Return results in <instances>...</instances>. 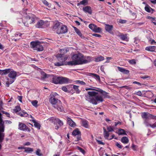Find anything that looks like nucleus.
<instances>
[{
    "label": "nucleus",
    "mask_w": 156,
    "mask_h": 156,
    "mask_svg": "<svg viewBox=\"0 0 156 156\" xmlns=\"http://www.w3.org/2000/svg\"><path fill=\"white\" fill-rule=\"evenodd\" d=\"M72 61L67 62L69 65H76L86 63L88 61L83 58V55L80 53L75 54L72 56Z\"/></svg>",
    "instance_id": "nucleus-1"
},
{
    "label": "nucleus",
    "mask_w": 156,
    "mask_h": 156,
    "mask_svg": "<svg viewBox=\"0 0 156 156\" xmlns=\"http://www.w3.org/2000/svg\"><path fill=\"white\" fill-rule=\"evenodd\" d=\"M49 102L58 111H62L63 108L62 105V103L60 100L56 98L55 96H51L49 99Z\"/></svg>",
    "instance_id": "nucleus-2"
},
{
    "label": "nucleus",
    "mask_w": 156,
    "mask_h": 156,
    "mask_svg": "<svg viewBox=\"0 0 156 156\" xmlns=\"http://www.w3.org/2000/svg\"><path fill=\"white\" fill-rule=\"evenodd\" d=\"M58 60L60 62H57L54 64L56 66H60L64 65V62L67 59V57L62 54H58L56 56Z\"/></svg>",
    "instance_id": "nucleus-3"
},
{
    "label": "nucleus",
    "mask_w": 156,
    "mask_h": 156,
    "mask_svg": "<svg viewBox=\"0 0 156 156\" xmlns=\"http://www.w3.org/2000/svg\"><path fill=\"white\" fill-rule=\"evenodd\" d=\"M31 47L34 48V50L40 51H42L43 47L41 44V43L38 41H32L30 43Z\"/></svg>",
    "instance_id": "nucleus-4"
},
{
    "label": "nucleus",
    "mask_w": 156,
    "mask_h": 156,
    "mask_svg": "<svg viewBox=\"0 0 156 156\" xmlns=\"http://www.w3.org/2000/svg\"><path fill=\"white\" fill-rule=\"evenodd\" d=\"M4 122L3 121L2 118V115L0 113V142H2L5 136V133L3 132L4 131Z\"/></svg>",
    "instance_id": "nucleus-5"
},
{
    "label": "nucleus",
    "mask_w": 156,
    "mask_h": 156,
    "mask_svg": "<svg viewBox=\"0 0 156 156\" xmlns=\"http://www.w3.org/2000/svg\"><path fill=\"white\" fill-rule=\"evenodd\" d=\"M35 17L34 15H30L27 16L25 18V20L24 23V25L29 27V24L34 23Z\"/></svg>",
    "instance_id": "nucleus-6"
},
{
    "label": "nucleus",
    "mask_w": 156,
    "mask_h": 156,
    "mask_svg": "<svg viewBox=\"0 0 156 156\" xmlns=\"http://www.w3.org/2000/svg\"><path fill=\"white\" fill-rule=\"evenodd\" d=\"M85 90L87 91L88 90H95L102 93L105 98H110V96L108 95V93L107 92L103 91L102 90L100 89H98V90H96L92 88H86Z\"/></svg>",
    "instance_id": "nucleus-7"
},
{
    "label": "nucleus",
    "mask_w": 156,
    "mask_h": 156,
    "mask_svg": "<svg viewBox=\"0 0 156 156\" xmlns=\"http://www.w3.org/2000/svg\"><path fill=\"white\" fill-rule=\"evenodd\" d=\"M72 135L75 136L77 135L76 136V139H75V140L76 141H78L81 138V132L78 128L76 129L73 131L72 132Z\"/></svg>",
    "instance_id": "nucleus-8"
},
{
    "label": "nucleus",
    "mask_w": 156,
    "mask_h": 156,
    "mask_svg": "<svg viewBox=\"0 0 156 156\" xmlns=\"http://www.w3.org/2000/svg\"><path fill=\"white\" fill-rule=\"evenodd\" d=\"M142 117L143 118L145 119H156V116L150 114H147L146 112H144L142 114Z\"/></svg>",
    "instance_id": "nucleus-9"
},
{
    "label": "nucleus",
    "mask_w": 156,
    "mask_h": 156,
    "mask_svg": "<svg viewBox=\"0 0 156 156\" xmlns=\"http://www.w3.org/2000/svg\"><path fill=\"white\" fill-rule=\"evenodd\" d=\"M67 28L65 26H62L60 28H59L57 31V33L58 34H64L66 33L67 31Z\"/></svg>",
    "instance_id": "nucleus-10"
},
{
    "label": "nucleus",
    "mask_w": 156,
    "mask_h": 156,
    "mask_svg": "<svg viewBox=\"0 0 156 156\" xmlns=\"http://www.w3.org/2000/svg\"><path fill=\"white\" fill-rule=\"evenodd\" d=\"M88 94L89 95L85 96L86 99L87 101H89L90 98H91V96H95L98 94V93L94 91H88Z\"/></svg>",
    "instance_id": "nucleus-11"
},
{
    "label": "nucleus",
    "mask_w": 156,
    "mask_h": 156,
    "mask_svg": "<svg viewBox=\"0 0 156 156\" xmlns=\"http://www.w3.org/2000/svg\"><path fill=\"white\" fill-rule=\"evenodd\" d=\"M105 29L107 32H108L110 34H113V32L112 30L113 28V26L112 25H110L108 24H105Z\"/></svg>",
    "instance_id": "nucleus-12"
},
{
    "label": "nucleus",
    "mask_w": 156,
    "mask_h": 156,
    "mask_svg": "<svg viewBox=\"0 0 156 156\" xmlns=\"http://www.w3.org/2000/svg\"><path fill=\"white\" fill-rule=\"evenodd\" d=\"M67 123L71 127H74L76 126V123L69 117H67Z\"/></svg>",
    "instance_id": "nucleus-13"
},
{
    "label": "nucleus",
    "mask_w": 156,
    "mask_h": 156,
    "mask_svg": "<svg viewBox=\"0 0 156 156\" xmlns=\"http://www.w3.org/2000/svg\"><path fill=\"white\" fill-rule=\"evenodd\" d=\"M83 10L85 12L89 13L90 14H91L92 12V11L91 8L89 6H86L83 7Z\"/></svg>",
    "instance_id": "nucleus-14"
},
{
    "label": "nucleus",
    "mask_w": 156,
    "mask_h": 156,
    "mask_svg": "<svg viewBox=\"0 0 156 156\" xmlns=\"http://www.w3.org/2000/svg\"><path fill=\"white\" fill-rule=\"evenodd\" d=\"M17 75L16 72L14 71H11L8 75V76L12 79H15Z\"/></svg>",
    "instance_id": "nucleus-15"
},
{
    "label": "nucleus",
    "mask_w": 156,
    "mask_h": 156,
    "mask_svg": "<svg viewBox=\"0 0 156 156\" xmlns=\"http://www.w3.org/2000/svg\"><path fill=\"white\" fill-rule=\"evenodd\" d=\"M60 77L55 76L53 78V82L55 84L60 83Z\"/></svg>",
    "instance_id": "nucleus-16"
},
{
    "label": "nucleus",
    "mask_w": 156,
    "mask_h": 156,
    "mask_svg": "<svg viewBox=\"0 0 156 156\" xmlns=\"http://www.w3.org/2000/svg\"><path fill=\"white\" fill-rule=\"evenodd\" d=\"M81 123L82 125L86 128L89 127V124L88 122L86 120H82L81 121Z\"/></svg>",
    "instance_id": "nucleus-17"
},
{
    "label": "nucleus",
    "mask_w": 156,
    "mask_h": 156,
    "mask_svg": "<svg viewBox=\"0 0 156 156\" xmlns=\"http://www.w3.org/2000/svg\"><path fill=\"white\" fill-rule=\"evenodd\" d=\"M118 69V70L120 71L121 72L125 74H128L129 73V71L125 69H123L122 68L120 67H117Z\"/></svg>",
    "instance_id": "nucleus-18"
},
{
    "label": "nucleus",
    "mask_w": 156,
    "mask_h": 156,
    "mask_svg": "<svg viewBox=\"0 0 156 156\" xmlns=\"http://www.w3.org/2000/svg\"><path fill=\"white\" fill-rule=\"evenodd\" d=\"M44 23V21L41 20H39L36 24V27L37 28H41Z\"/></svg>",
    "instance_id": "nucleus-19"
},
{
    "label": "nucleus",
    "mask_w": 156,
    "mask_h": 156,
    "mask_svg": "<svg viewBox=\"0 0 156 156\" xmlns=\"http://www.w3.org/2000/svg\"><path fill=\"white\" fill-rule=\"evenodd\" d=\"M95 98L97 102H102L103 101V99L102 97L100 95L96 96Z\"/></svg>",
    "instance_id": "nucleus-20"
},
{
    "label": "nucleus",
    "mask_w": 156,
    "mask_h": 156,
    "mask_svg": "<svg viewBox=\"0 0 156 156\" xmlns=\"http://www.w3.org/2000/svg\"><path fill=\"white\" fill-rule=\"evenodd\" d=\"M60 83H67L69 82L68 79L63 77H61Z\"/></svg>",
    "instance_id": "nucleus-21"
},
{
    "label": "nucleus",
    "mask_w": 156,
    "mask_h": 156,
    "mask_svg": "<svg viewBox=\"0 0 156 156\" xmlns=\"http://www.w3.org/2000/svg\"><path fill=\"white\" fill-rule=\"evenodd\" d=\"M155 49V46H150L146 47L145 50L150 51H153Z\"/></svg>",
    "instance_id": "nucleus-22"
},
{
    "label": "nucleus",
    "mask_w": 156,
    "mask_h": 156,
    "mask_svg": "<svg viewBox=\"0 0 156 156\" xmlns=\"http://www.w3.org/2000/svg\"><path fill=\"white\" fill-rule=\"evenodd\" d=\"M10 69H7L1 70L0 72V73L2 75H6L10 72Z\"/></svg>",
    "instance_id": "nucleus-23"
},
{
    "label": "nucleus",
    "mask_w": 156,
    "mask_h": 156,
    "mask_svg": "<svg viewBox=\"0 0 156 156\" xmlns=\"http://www.w3.org/2000/svg\"><path fill=\"white\" fill-rule=\"evenodd\" d=\"M121 142L124 144H127L129 142V139L126 136L123 137L121 139Z\"/></svg>",
    "instance_id": "nucleus-24"
},
{
    "label": "nucleus",
    "mask_w": 156,
    "mask_h": 156,
    "mask_svg": "<svg viewBox=\"0 0 156 156\" xmlns=\"http://www.w3.org/2000/svg\"><path fill=\"white\" fill-rule=\"evenodd\" d=\"M18 114L21 117H27L29 115L28 114L24 111H21L18 113Z\"/></svg>",
    "instance_id": "nucleus-25"
},
{
    "label": "nucleus",
    "mask_w": 156,
    "mask_h": 156,
    "mask_svg": "<svg viewBox=\"0 0 156 156\" xmlns=\"http://www.w3.org/2000/svg\"><path fill=\"white\" fill-rule=\"evenodd\" d=\"M32 121L34 123V126L35 127L38 128V129H39L40 127L39 123L37 122L34 119H32Z\"/></svg>",
    "instance_id": "nucleus-26"
},
{
    "label": "nucleus",
    "mask_w": 156,
    "mask_h": 156,
    "mask_svg": "<svg viewBox=\"0 0 156 156\" xmlns=\"http://www.w3.org/2000/svg\"><path fill=\"white\" fill-rule=\"evenodd\" d=\"M118 133L119 135H126L124 130L122 129H120L118 130Z\"/></svg>",
    "instance_id": "nucleus-27"
},
{
    "label": "nucleus",
    "mask_w": 156,
    "mask_h": 156,
    "mask_svg": "<svg viewBox=\"0 0 156 156\" xmlns=\"http://www.w3.org/2000/svg\"><path fill=\"white\" fill-rule=\"evenodd\" d=\"M26 125L23 123H20L19 124V129L21 130H24L26 128Z\"/></svg>",
    "instance_id": "nucleus-28"
},
{
    "label": "nucleus",
    "mask_w": 156,
    "mask_h": 156,
    "mask_svg": "<svg viewBox=\"0 0 156 156\" xmlns=\"http://www.w3.org/2000/svg\"><path fill=\"white\" fill-rule=\"evenodd\" d=\"M119 36L121 39L123 40H125L126 41H128L127 38V37L126 34H121L119 35Z\"/></svg>",
    "instance_id": "nucleus-29"
},
{
    "label": "nucleus",
    "mask_w": 156,
    "mask_h": 156,
    "mask_svg": "<svg viewBox=\"0 0 156 156\" xmlns=\"http://www.w3.org/2000/svg\"><path fill=\"white\" fill-rule=\"evenodd\" d=\"M101 28L99 27H97L96 25V27H95V28L93 30V31L95 32L100 33L101 31Z\"/></svg>",
    "instance_id": "nucleus-30"
},
{
    "label": "nucleus",
    "mask_w": 156,
    "mask_h": 156,
    "mask_svg": "<svg viewBox=\"0 0 156 156\" xmlns=\"http://www.w3.org/2000/svg\"><path fill=\"white\" fill-rule=\"evenodd\" d=\"M104 129V135L106 139H108L109 136V133L107 132L106 129L105 128H103Z\"/></svg>",
    "instance_id": "nucleus-31"
},
{
    "label": "nucleus",
    "mask_w": 156,
    "mask_h": 156,
    "mask_svg": "<svg viewBox=\"0 0 156 156\" xmlns=\"http://www.w3.org/2000/svg\"><path fill=\"white\" fill-rule=\"evenodd\" d=\"M73 28L77 34L79 36L81 37L82 36V34L80 30L75 27H73Z\"/></svg>",
    "instance_id": "nucleus-32"
},
{
    "label": "nucleus",
    "mask_w": 156,
    "mask_h": 156,
    "mask_svg": "<svg viewBox=\"0 0 156 156\" xmlns=\"http://www.w3.org/2000/svg\"><path fill=\"white\" fill-rule=\"evenodd\" d=\"M104 59V57L101 56H100L95 58V61L96 62H98L103 60Z\"/></svg>",
    "instance_id": "nucleus-33"
},
{
    "label": "nucleus",
    "mask_w": 156,
    "mask_h": 156,
    "mask_svg": "<svg viewBox=\"0 0 156 156\" xmlns=\"http://www.w3.org/2000/svg\"><path fill=\"white\" fill-rule=\"evenodd\" d=\"M145 9L147 12H150L151 11V10H153L150 7L149 5H147L145 7Z\"/></svg>",
    "instance_id": "nucleus-34"
},
{
    "label": "nucleus",
    "mask_w": 156,
    "mask_h": 156,
    "mask_svg": "<svg viewBox=\"0 0 156 156\" xmlns=\"http://www.w3.org/2000/svg\"><path fill=\"white\" fill-rule=\"evenodd\" d=\"M90 76H94L98 80H100V78L99 76L96 74L93 73H90Z\"/></svg>",
    "instance_id": "nucleus-35"
},
{
    "label": "nucleus",
    "mask_w": 156,
    "mask_h": 156,
    "mask_svg": "<svg viewBox=\"0 0 156 156\" xmlns=\"http://www.w3.org/2000/svg\"><path fill=\"white\" fill-rule=\"evenodd\" d=\"M79 86L76 85H73V88L74 90L76 91V93L77 94H79L80 92V90H79Z\"/></svg>",
    "instance_id": "nucleus-36"
},
{
    "label": "nucleus",
    "mask_w": 156,
    "mask_h": 156,
    "mask_svg": "<svg viewBox=\"0 0 156 156\" xmlns=\"http://www.w3.org/2000/svg\"><path fill=\"white\" fill-rule=\"evenodd\" d=\"M38 101L37 100L32 101L31 103L35 107H37L38 105H37Z\"/></svg>",
    "instance_id": "nucleus-37"
},
{
    "label": "nucleus",
    "mask_w": 156,
    "mask_h": 156,
    "mask_svg": "<svg viewBox=\"0 0 156 156\" xmlns=\"http://www.w3.org/2000/svg\"><path fill=\"white\" fill-rule=\"evenodd\" d=\"M144 124L147 127H151V124L149 123L148 119H145L144 121Z\"/></svg>",
    "instance_id": "nucleus-38"
},
{
    "label": "nucleus",
    "mask_w": 156,
    "mask_h": 156,
    "mask_svg": "<svg viewBox=\"0 0 156 156\" xmlns=\"http://www.w3.org/2000/svg\"><path fill=\"white\" fill-rule=\"evenodd\" d=\"M25 151L28 152H32L33 151L32 148L30 147H25L24 148Z\"/></svg>",
    "instance_id": "nucleus-39"
},
{
    "label": "nucleus",
    "mask_w": 156,
    "mask_h": 156,
    "mask_svg": "<svg viewBox=\"0 0 156 156\" xmlns=\"http://www.w3.org/2000/svg\"><path fill=\"white\" fill-rule=\"evenodd\" d=\"M88 0H83L80 2V4L83 5H86L87 4Z\"/></svg>",
    "instance_id": "nucleus-40"
},
{
    "label": "nucleus",
    "mask_w": 156,
    "mask_h": 156,
    "mask_svg": "<svg viewBox=\"0 0 156 156\" xmlns=\"http://www.w3.org/2000/svg\"><path fill=\"white\" fill-rule=\"evenodd\" d=\"M96 25L93 24H90L89 25V28L93 31L95 27H96Z\"/></svg>",
    "instance_id": "nucleus-41"
},
{
    "label": "nucleus",
    "mask_w": 156,
    "mask_h": 156,
    "mask_svg": "<svg viewBox=\"0 0 156 156\" xmlns=\"http://www.w3.org/2000/svg\"><path fill=\"white\" fill-rule=\"evenodd\" d=\"M41 151L39 149H37L35 151L36 154L38 156H41L42 155V154L41 152Z\"/></svg>",
    "instance_id": "nucleus-42"
},
{
    "label": "nucleus",
    "mask_w": 156,
    "mask_h": 156,
    "mask_svg": "<svg viewBox=\"0 0 156 156\" xmlns=\"http://www.w3.org/2000/svg\"><path fill=\"white\" fill-rule=\"evenodd\" d=\"M90 101L93 104L97 105V102L96 99H92L91 98H90V101Z\"/></svg>",
    "instance_id": "nucleus-43"
},
{
    "label": "nucleus",
    "mask_w": 156,
    "mask_h": 156,
    "mask_svg": "<svg viewBox=\"0 0 156 156\" xmlns=\"http://www.w3.org/2000/svg\"><path fill=\"white\" fill-rule=\"evenodd\" d=\"M41 75H42L41 77L43 78H45L48 77V75H47L44 72H42L41 73Z\"/></svg>",
    "instance_id": "nucleus-44"
},
{
    "label": "nucleus",
    "mask_w": 156,
    "mask_h": 156,
    "mask_svg": "<svg viewBox=\"0 0 156 156\" xmlns=\"http://www.w3.org/2000/svg\"><path fill=\"white\" fill-rule=\"evenodd\" d=\"M20 109L21 108L20 107L17 106L14 109V110L15 112H17L19 111H20Z\"/></svg>",
    "instance_id": "nucleus-45"
},
{
    "label": "nucleus",
    "mask_w": 156,
    "mask_h": 156,
    "mask_svg": "<svg viewBox=\"0 0 156 156\" xmlns=\"http://www.w3.org/2000/svg\"><path fill=\"white\" fill-rule=\"evenodd\" d=\"M57 121V123L60 126H62L63 125V122L60 120L59 119H56Z\"/></svg>",
    "instance_id": "nucleus-46"
},
{
    "label": "nucleus",
    "mask_w": 156,
    "mask_h": 156,
    "mask_svg": "<svg viewBox=\"0 0 156 156\" xmlns=\"http://www.w3.org/2000/svg\"><path fill=\"white\" fill-rule=\"evenodd\" d=\"M60 51L61 53L62 52V53H66L69 50L68 48H66L64 49H61Z\"/></svg>",
    "instance_id": "nucleus-47"
},
{
    "label": "nucleus",
    "mask_w": 156,
    "mask_h": 156,
    "mask_svg": "<svg viewBox=\"0 0 156 156\" xmlns=\"http://www.w3.org/2000/svg\"><path fill=\"white\" fill-rule=\"evenodd\" d=\"M129 62L132 64H134L136 63V62L134 59L130 60Z\"/></svg>",
    "instance_id": "nucleus-48"
},
{
    "label": "nucleus",
    "mask_w": 156,
    "mask_h": 156,
    "mask_svg": "<svg viewBox=\"0 0 156 156\" xmlns=\"http://www.w3.org/2000/svg\"><path fill=\"white\" fill-rule=\"evenodd\" d=\"M107 130L108 132H111L114 130L112 127L111 126L107 127Z\"/></svg>",
    "instance_id": "nucleus-49"
},
{
    "label": "nucleus",
    "mask_w": 156,
    "mask_h": 156,
    "mask_svg": "<svg viewBox=\"0 0 156 156\" xmlns=\"http://www.w3.org/2000/svg\"><path fill=\"white\" fill-rule=\"evenodd\" d=\"M78 149L80 151H81L82 153L84 154L85 153V151H84L81 148L78 147Z\"/></svg>",
    "instance_id": "nucleus-50"
},
{
    "label": "nucleus",
    "mask_w": 156,
    "mask_h": 156,
    "mask_svg": "<svg viewBox=\"0 0 156 156\" xmlns=\"http://www.w3.org/2000/svg\"><path fill=\"white\" fill-rule=\"evenodd\" d=\"M119 22L121 23H124L126 22V21L125 20H119Z\"/></svg>",
    "instance_id": "nucleus-51"
},
{
    "label": "nucleus",
    "mask_w": 156,
    "mask_h": 156,
    "mask_svg": "<svg viewBox=\"0 0 156 156\" xmlns=\"http://www.w3.org/2000/svg\"><path fill=\"white\" fill-rule=\"evenodd\" d=\"M140 77L143 79H145L147 78H150V77L149 76H148L147 75H145L144 76H141Z\"/></svg>",
    "instance_id": "nucleus-52"
},
{
    "label": "nucleus",
    "mask_w": 156,
    "mask_h": 156,
    "mask_svg": "<svg viewBox=\"0 0 156 156\" xmlns=\"http://www.w3.org/2000/svg\"><path fill=\"white\" fill-rule=\"evenodd\" d=\"M42 2L43 3L47 6H48L49 5L48 3L45 0H42Z\"/></svg>",
    "instance_id": "nucleus-53"
},
{
    "label": "nucleus",
    "mask_w": 156,
    "mask_h": 156,
    "mask_svg": "<svg viewBox=\"0 0 156 156\" xmlns=\"http://www.w3.org/2000/svg\"><path fill=\"white\" fill-rule=\"evenodd\" d=\"M76 82L78 83H79L80 84H81V85H85V82H84L83 81H80V80H77L76 81Z\"/></svg>",
    "instance_id": "nucleus-54"
},
{
    "label": "nucleus",
    "mask_w": 156,
    "mask_h": 156,
    "mask_svg": "<svg viewBox=\"0 0 156 156\" xmlns=\"http://www.w3.org/2000/svg\"><path fill=\"white\" fill-rule=\"evenodd\" d=\"M92 35L94 36H95L98 37H101V35L97 34H93Z\"/></svg>",
    "instance_id": "nucleus-55"
},
{
    "label": "nucleus",
    "mask_w": 156,
    "mask_h": 156,
    "mask_svg": "<svg viewBox=\"0 0 156 156\" xmlns=\"http://www.w3.org/2000/svg\"><path fill=\"white\" fill-rule=\"evenodd\" d=\"M116 145L119 148H122V146L118 142L116 143Z\"/></svg>",
    "instance_id": "nucleus-56"
},
{
    "label": "nucleus",
    "mask_w": 156,
    "mask_h": 156,
    "mask_svg": "<svg viewBox=\"0 0 156 156\" xmlns=\"http://www.w3.org/2000/svg\"><path fill=\"white\" fill-rule=\"evenodd\" d=\"M134 39L135 40L134 42L136 44H138L139 41V40L137 38H135Z\"/></svg>",
    "instance_id": "nucleus-57"
},
{
    "label": "nucleus",
    "mask_w": 156,
    "mask_h": 156,
    "mask_svg": "<svg viewBox=\"0 0 156 156\" xmlns=\"http://www.w3.org/2000/svg\"><path fill=\"white\" fill-rule=\"evenodd\" d=\"M62 90L65 92H66L67 90V88L65 87H62Z\"/></svg>",
    "instance_id": "nucleus-58"
},
{
    "label": "nucleus",
    "mask_w": 156,
    "mask_h": 156,
    "mask_svg": "<svg viewBox=\"0 0 156 156\" xmlns=\"http://www.w3.org/2000/svg\"><path fill=\"white\" fill-rule=\"evenodd\" d=\"M132 149L134 150V151L136 150L137 148H136V145H135L134 144H132Z\"/></svg>",
    "instance_id": "nucleus-59"
},
{
    "label": "nucleus",
    "mask_w": 156,
    "mask_h": 156,
    "mask_svg": "<svg viewBox=\"0 0 156 156\" xmlns=\"http://www.w3.org/2000/svg\"><path fill=\"white\" fill-rule=\"evenodd\" d=\"M122 87H124L126 89H131V87H130L129 86H122Z\"/></svg>",
    "instance_id": "nucleus-60"
},
{
    "label": "nucleus",
    "mask_w": 156,
    "mask_h": 156,
    "mask_svg": "<svg viewBox=\"0 0 156 156\" xmlns=\"http://www.w3.org/2000/svg\"><path fill=\"white\" fill-rule=\"evenodd\" d=\"M151 127L152 128H154L156 127V122L154 123V124H153L152 125H151Z\"/></svg>",
    "instance_id": "nucleus-61"
},
{
    "label": "nucleus",
    "mask_w": 156,
    "mask_h": 156,
    "mask_svg": "<svg viewBox=\"0 0 156 156\" xmlns=\"http://www.w3.org/2000/svg\"><path fill=\"white\" fill-rule=\"evenodd\" d=\"M97 141L99 144L104 145L105 144L101 140H97Z\"/></svg>",
    "instance_id": "nucleus-62"
},
{
    "label": "nucleus",
    "mask_w": 156,
    "mask_h": 156,
    "mask_svg": "<svg viewBox=\"0 0 156 156\" xmlns=\"http://www.w3.org/2000/svg\"><path fill=\"white\" fill-rule=\"evenodd\" d=\"M136 94L138 96H141L142 94V93L140 91H138L136 92Z\"/></svg>",
    "instance_id": "nucleus-63"
},
{
    "label": "nucleus",
    "mask_w": 156,
    "mask_h": 156,
    "mask_svg": "<svg viewBox=\"0 0 156 156\" xmlns=\"http://www.w3.org/2000/svg\"><path fill=\"white\" fill-rule=\"evenodd\" d=\"M5 124H10L12 123V122L10 121L6 120L5 121Z\"/></svg>",
    "instance_id": "nucleus-64"
}]
</instances>
